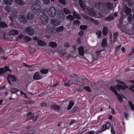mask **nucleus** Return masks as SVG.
Returning a JSON list of instances; mask_svg holds the SVG:
<instances>
[{"mask_svg":"<svg viewBox=\"0 0 134 134\" xmlns=\"http://www.w3.org/2000/svg\"><path fill=\"white\" fill-rule=\"evenodd\" d=\"M117 34H118V33L117 32H116L114 34V39H116V36L117 35Z\"/></svg>","mask_w":134,"mask_h":134,"instance_id":"0e129e2a","label":"nucleus"},{"mask_svg":"<svg viewBox=\"0 0 134 134\" xmlns=\"http://www.w3.org/2000/svg\"><path fill=\"white\" fill-rule=\"evenodd\" d=\"M72 80L74 81L73 82H72V81L71 80L69 81L68 83L69 86H70L73 84L81 85L82 84V82L83 81L81 77L77 78L75 79V78H73Z\"/></svg>","mask_w":134,"mask_h":134,"instance_id":"20e7f679","label":"nucleus"},{"mask_svg":"<svg viewBox=\"0 0 134 134\" xmlns=\"http://www.w3.org/2000/svg\"><path fill=\"white\" fill-rule=\"evenodd\" d=\"M78 51L79 57L83 59H85L84 56L85 52L83 47L82 46L78 48Z\"/></svg>","mask_w":134,"mask_h":134,"instance_id":"0eeeda50","label":"nucleus"},{"mask_svg":"<svg viewBox=\"0 0 134 134\" xmlns=\"http://www.w3.org/2000/svg\"><path fill=\"white\" fill-rule=\"evenodd\" d=\"M51 107L52 109H54L57 111H59L60 109V107L54 104L51 105Z\"/></svg>","mask_w":134,"mask_h":134,"instance_id":"aec40b11","label":"nucleus"},{"mask_svg":"<svg viewBox=\"0 0 134 134\" xmlns=\"http://www.w3.org/2000/svg\"><path fill=\"white\" fill-rule=\"evenodd\" d=\"M64 11L65 13L66 14H70L71 13V12L69 11L68 9L65 8L64 9Z\"/></svg>","mask_w":134,"mask_h":134,"instance_id":"37998d69","label":"nucleus"},{"mask_svg":"<svg viewBox=\"0 0 134 134\" xmlns=\"http://www.w3.org/2000/svg\"><path fill=\"white\" fill-rule=\"evenodd\" d=\"M0 26L2 28H5L7 27V25L5 23L2 22L0 23Z\"/></svg>","mask_w":134,"mask_h":134,"instance_id":"c9c22d12","label":"nucleus"},{"mask_svg":"<svg viewBox=\"0 0 134 134\" xmlns=\"http://www.w3.org/2000/svg\"><path fill=\"white\" fill-rule=\"evenodd\" d=\"M34 17V16L32 14H30L26 15V18L27 19L30 20L32 19Z\"/></svg>","mask_w":134,"mask_h":134,"instance_id":"72a5a7b5","label":"nucleus"},{"mask_svg":"<svg viewBox=\"0 0 134 134\" xmlns=\"http://www.w3.org/2000/svg\"><path fill=\"white\" fill-rule=\"evenodd\" d=\"M98 57V55L97 54V53H95L94 54L93 56V59H96Z\"/></svg>","mask_w":134,"mask_h":134,"instance_id":"3c124183","label":"nucleus"},{"mask_svg":"<svg viewBox=\"0 0 134 134\" xmlns=\"http://www.w3.org/2000/svg\"><path fill=\"white\" fill-rule=\"evenodd\" d=\"M102 45L103 47H105L107 46V44L106 39L104 38L103 40L102 43Z\"/></svg>","mask_w":134,"mask_h":134,"instance_id":"bb28decb","label":"nucleus"},{"mask_svg":"<svg viewBox=\"0 0 134 134\" xmlns=\"http://www.w3.org/2000/svg\"><path fill=\"white\" fill-rule=\"evenodd\" d=\"M108 32V30L107 28L106 27H104L103 28V33L104 36H106Z\"/></svg>","mask_w":134,"mask_h":134,"instance_id":"c756f323","label":"nucleus"},{"mask_svg":"<svg viewBox=\"0 0 134 134\" xmlns=\"http://www.w3.org/2000/svg\"><path fill=\"white\" fill-rule=\"evenodd\" d=\"M48 17L45 15H43L42 16H41L40 21L42 23L46 24L48 23Z\"/></svg>","mask_w":134,"mask_h":134,"instance_id":"6e6552de","label":"nucleus"},{"mask_svg":"<svg viewBox=\"0 0 134 134\" xmlns=\"http://www.w3.org/2000/svg\"><path fill=\"white\" fill-rule=\"evenodd\" d=\"M13 0H4V3L6 5H9L11 4Z\"/></svg>","mask_w":134,"mask_h":134,"instance_id":"7c9ffc66","label":"nucleus"},{"mask_svg":"<svg viewBox=\"0 0 134 134\" xmlns=\"http://www.w3.org/2000/svg\"><path fill=\"white\" fill-rule=\"evenodd\" d=\"M79 36H82L83 35V32L82 31H81L79 33Z\"/></svg>","mask_w":134,"mask_h":134,"instance_id":"13d9d810","label":"nucleus"},{"mask_svg":"<svg viewBox=\"0 0 134 134\" xmlns=\"http://www.w3.org/2000/svg\"><path fill=\"white\" fill-rule=\"evenodd\" d=\"M59 82L58 81V82H57V83L55 84V85H53V87H55V86H57L58 85H59Z\"/></svg>","mask_w":134,"mask_h":134,"instance_id":"69168bd1","label":"nucleus"},{"mask_svg":"<svg viewBox=\"0 0 134 134\" xmlns=\"http://www.w3.org/2000/svg\"><path fill=\"white\" fill-rule=\"evenodd\" d=\"M40 6L38 4H33L31 7V10L34 13H37L41 10Z\"/></svg>","mask_w":134,"mask_h":134,"instance_id":"39448f33","label":"nucleus"},{"mask_svg":"<svg viewBox=\"0 0 134 134\" xmlns=\"http://www.w3.org/2000/svg\"><path fill=\"white\" fill-rule=\"evenodd\" d=\"M114 18L113 15H110L106 19V20L107 21H110L113 20Z\"/></svg>","mask_w":134,"mask_h":134,"instance_id":"4c0bfd02","label":"nucleus"},{"mask_svg":"<svg viewBox=\"0 0 134 134\" xmlns=\"http://www.w3.org/2000/svg\"><path fill=\"white\" fill-rule=\"evenodd\" d=\"M73 15L75 18L79 19H80V17L76 13L74 12H73Z\"/></svg>","mask_w":134,"mask_h":134,"instance_id":"473e14b6","label":"nucleus"},{"mask_svg":"<svg viewBox=\"0 0 134 134\" xmlns=\"http://www.w3.org/2000/svg\"><path fill=\"white\" fill-rule=\"evenodd\" d=\"M87 27L86 25H81L80 26V28L81 29L85 30L86 29Z\"/></svg>","mask_w":134,"mask_h":134,"instance_id":"8fccbe9b","label":"nucleus"},{"mask_svg":"<svg viewBox=\"0 0 134 134\" xmlns=\"http://www.w3.org/2000/svg\"><path fill=\"white\" fill-rule=\"evenodd\" d=\"M84 0H79V3L80 6L82 8L85 10L86 13L89 14L90 15L97 18L103 16V15H102V13H103V12L101 11V13H99V14H99V15L98 16H97V14L95 13L92 9L87 7L84 4Z\"/></svg>","mask_w":134,"mask_h":134,"instance_id":"f03ea898","label":"nucleus"},{"mask_svg":"<svg viewBox=\"0 0 134 134\" xmlns=\"http://www.w3.org/2000/svg\"><path fill=\"white\" fill-rule=\"evenodd\" d=\"M117 82H119V83L117 84V87L111 86L110 87V89L117 96L118 99L121 102L122 100V96L121 95L118 94L116 89L118 91H120V89L124 90L127 88V87L125 86V83L122 82L121 81H117Z\"/></svg>","mask_w":134,"mask_h":134,"instance_id":"f257e3e1","label":"nucleus"},{"mask_svg":"<svg viewBox=\"0 0 134 134\" xmlns=\"http://www.w3.org/2000/svg\"><path fill=\"white\" fill-rule=\"evenodd\" d=\"M40 74L38 72H36L33 76V79L35 80H40L42 78Z\"/></svg>","mask_w":134,"mask_h":134,"instance_id":"4468645a","label":"nucleus"},{"mask_svg":"<svg viewBox=\"0 0 134 134\" xmlns=\"http://www.w3.org/2000/svg\"><path fill=\"white\" fill-rule=\"evenodd\" d=\"M56 10L55 8L52 7L48 9L47 13L48 16L52 18H54L55 15Z\"/></svg>","mask_w":134,"mask_h":134,"instance_id":"423d86ee","label":"nucleus"},{"mask_svg":"<svg viewBox=\"0 0 134 134\" xmlns=\"http://www.w3.org/2000/svg\"><path fill=\"white\" fill-rule=\"evenodd\" d=\"M0 37L2 39H7L9 38L8 36L6 33L4 32H3L1 33Z\"/></svg>","mask_w":134,"mask_h":134,"instance_id":"4be33fe9","label":"nucleus"},{"mask_svg":"<svg viewBox=\"0 0 134 134\" xmlns=\"http://www.w3.org/2000/svg\"><path fill=\"white\" fill-rule=\"evenodd\" d=\"M129 104L132 110H134V106L132 103L131 102H129Z\"/></svg>","mask_w":134,"mask_h":134,"instance_id":"de8ad7c7","label":"nucleus"},{"mask_svg":"<svg viewBox=\"0 0 134 134\" xmlns=\"http://www.w3.org/2000/svg\"><path fill=\"white\" fill-rule=\"evenodd\" d=\"M24 36L22 34L18 36L17 37H16V40L21 39L22 38H23Z\"/></svg>","mask_w":134,"mask_h":134,"instance_id":"49530a36","label":"nucleus"},{"mask_svg":"<svg viewBox=\"0 0 134 134\" xmlns=\"http://www.w3.org/2000/svg\"><path fill=\"white\" fill-rule=\"evenodd\" d=\"M40 72L43 74H47L48 72V70L47 69H43L40 70Z\"/></svg>","mask_w":134,"mask_h":134,"instance_id":"f704fd0d","label":"nucleus"},{"mask_svg":"<svg viewBox=\"0 0 134 134\" xmlns=\"http://www.w3.org/2000/svg\"><path fill=\"white\" fill-rule=\"evenodd\" d=\"M34 116V114L30 112L27 115V118L28 120H31L32 119Z\"/></svg>","mask_w":134,"mask_h":134,"instance_id":"5701e85b","label":"nucleus"},{"mask_svg":"<svg viewBox=\"0 0 134 134\" xmlns=\"http://www.w3.org/2000/svg\"><path fill=\"white\" fill-rule=\"evenodd\" d=\"M59 1L61 3L63 4H65V2L63 0H59Z\"/></svg>","mask_w":134,"mask_h":134,"instance_id":"bf43d9fd","label":"nucleus"},{"mask_svg":"<svg viewBox=\"0 0 134 134\" xmlns=\"http://www.w3.org/2000/svg\"><path fill=\"white\" fill-rule=\"evenodd\" d=\"M110 126V124L109 122H107L106 125H104L102 127V130L104 131L107 129H109Z\"/></svg>","mask_w":134,"mask_h":134,"instance_id":"f3484780","label":"nucleus"},{"mask_svg":"<svg viewBox=\"0 0 134 134\" xmlns=\"http://www.w3.org/2000/svg\"><path fill=\"white\" fill-rule=\"evenodd\" d=\"M23 39L26 42H28L31 40V38L26 36H24L23 37Z\"/></svg>","mask_w":134,"mask_h":134,"instance_id":"a18cd8bd","label":"nucleus"},{"mask_svg":"<svg viewBox=\"0 0 134 134\" xmlns=\"http://www.w3.org/2000/svg\"><path fill=\"white\" fill-rule=\"evenodd\" d=\"M33 39L34 40L37 42L38 45L42 46H43L46 45V44L44 42L39 39L37 37H34Z\"/></svg>","mask_w":134,"mask_h":134,"instance_id":"9b49d317","label":"nucleus"},{"mask_svg":"<svg viewBox=\"0 0 134 134\" xmlns=\"http://www.w3.org/2000/svg\"><path fill=\"white\" fill-rule=\"evenodd\" d=\"M49 45L52 48L56 47L57 46V44L56 43L53 42H50L49 43Z\"/></svg>","mask_w":134,"mask_h":134,"instance_id":"cd10ccee","label":"nucleus"},{"mask_svg":"<svg viewBox=\"0 0 134 134\" xmlns=\"http://www.w3.org/2000/svg\"><path fill=\"white\" fill-rule=\"evenodd\" d=\"M5 9L8 13H11L12 9L9 6H7L5 7Z\"/></svg>","mask_w":134,"mask_h":134,"instance_id":"58836bf2","label":"nucleus"},{"mask_svg":"<svg viewBox=\"0 0 134 134\" xmlns=\"http://www.w3.org/2000/svg\"><path fill=\"white\" fill-rule=\"evenodd\" d=\"M59 51L60 54V55L62 57L65 58L66 59L69 58V57H68V55L65 52V50H63L62 51Z\"/></svg>","mask_w":134,"mask_h":134,"instance_id":"2eb2a0df","label":"nucleus"},{"mask_svg":"<svg viewBox=\"0 0 134 134\" xmlns=\"http://www.w3.org/2000/svg\"><path fill=\"white\" fill-rule=\"evenodd\" d=\"M83 88L89 92H91V90L88 87H83Z\"/></svg>","mask_w":134,"mask_h":134,"instance_id":"864d4df0","label":"nucleus"},{"mask_svg":"<svg viewBox=\"0 0 134 134\" xmlns=\"http://www.w3.org/2000/svg\"><path fill=\"white\" fill-rule=\"evenodd\" d=\"M16 11H15L14 12H12V14H11V18L10 17V16H9L10 18V20H13V18H14L15 16V15L16 14Z\"/></svg>","mask_w":134,"mask_h":134,"instance_id":"2f4dec72","label":"nucleus"},{"mask_svg":"<svg viewBox=\"0 0 134 134\" xmlns=\"http://www.w3.org/2000/svg\"><path fill=\"white\" fill-rule=\"evenodd\" d=\"M120 47V46H118L116 47L115 48V51L117 52L118 51Z\"/></svg>","mask_w":134,"mask_h":134,"instance_id":"680f3d73","label":"nucleus"},{"mask_svg":"<svg viewBox=\"0 0 134 134\" xmlns=\"http://www.w3.org/2000/svg\"><path fill=\"white\" fill-rule=\"evenodd\" d=\"M18 34V32L15 30H12L10 31L9 32V35L10 36H14Z\"/></svg>","mask_w":134,"mask_h":134,"instance_id":"dca6fc26","label":"nucleus"},{"mask_svg":"<svg viewBox=\"0 0 134 134\" xmlns=\"http://www.w3.org/2000/svg\"><path fill=\"white\" fill-rule=\"evenodd\" d=\"M43 3L45 5H48L50 2V0H42Z\"/></svg>","mask_w":134,"mask_h":134,"instance_id":"a19ab883","label":"nucleus"},{"mask_svg":"<svg viewBox=\"0 0 134 134\" xmlns=\"http://www.w3.org/2000/svg\"><path fill=\"white\" fill-rule=\"evenodd\" d=\"M15 1L16 3L19 5H23L25 4L23 0H15Z\"/></svg>","mask_w":134,"mask_h":134,"instance_id":"b1692460","label":"nucleus"},{"mask_svg":"<svg viewBox=\"0 0 134 134\" xmlns=\"http://www.w3.org/2000/svg\"><path fill=\"white\" fill-rule=\"evenodd\" d=\"M64 46L65 47H67L69 46V45L68 43H65Z\"/></svg>","mask_w":134,"mask_h":134,"instance_id":"052dcab7","label":"nucleus"},{"mask_svg":"<svg viewBox=\"0 0 134 134\" xmlns=\"http://www.w3.org/2000/svg\"><path fill=\"white\" fill-rule=\"evenodd\" d=\"M66 19H67L72 20L74 19V17L71 15H68L66 17Z\"/></svg>","mask_w":134,"mask_h":134,"instance_id":"ea45409f","label":"nucleus"},{"mask_svg":"<svg viewBox=\"0 0 134 134\" xmlns=\"http://www.w3.org/2000/svg\"><path fill=\"white\" fill-rule=\"evenodd\" d=\"M74 103L72 101H70L69 102V105H68L67 107V109L68 110H70L72 106L74 105Z\"/></svg>","mask_w":134,"mask_h":134,"instance_id":"393cba45","label":"nucleus"},{"mask_svg":"<svg viewBox=\"0 0 134 134\" xmlns=\"http://www.w3.org/2000/svg\"><path fill=\"white\" fill-rule=\"evenodd\" d=\"M82 88L81 87H80L77 89V91L79 92L81 91H82Z\"/></svg>","mask_w":134,"mask_h":134,"instance_id":"e2e57ef3","label":"nucleus"},{"mask_svg":"<svg viewBox=\"0 0 134 134\" xmlns=\"http://www.w3.org/2000/svg\"><path fill=\"white\" fill-rule=\"evenodd\" d=\"M46 30L47 32L49 33H55L56 32L54 31L53 28L51 27L50 25L47 26Z\"/></svg>","mask_w":134,"mask_h":134,"instance_id":"a211bd4d","label":"nucleus"},{"mask_svg":"<svg viewBox=\"0 0 134 134\" xmlns=\"http://www.w3.org/2000/svg\"><path fill=\"white\" fill-rule=\"evenodd\" d=\"M77 42L79 44L80 43L81 40L79 38H78L77 41Z\"/></svg>","mask_w":134,"mask_h":134,"instance_id":"774afa93","label":"nucleus"},{"mask_svg":"<svg viewBox=\"0 0 134 134\" xmlns=\"http://www.w3.org/2000/svg\"><path fill=\"white\" fill-rule=\"evenodd\" d=\"M19 20L21 23L23 24L26 23V20L25 17L24 16H21L19 18Z\"/></svg>","mask_w":134,"mask_h":134,"instance_id":"412c9836","label":"nucleus"},{"mask_svg":"<svg viewBox=\"0 0 134 134\" xmlns=\"http://www.w3.org/2000/svg\"><path fill=\"white\" fill-rule=\"evenodd\" d=\"M110 131L111 134H116L115 130L114 129L113 127H111Z\"/></svg>","mask_w":134,"mask_h":134,"instance_id":"603ef678","label":"nucleus"},{"mask_svg":"<svg viewBox=\"0 0 134 134\" xmlns=\"http://www.w3.org/2000/svg\"><path fill=\"white\" fill-rule=\"evenodd\" d=\"M107 7L109 9H111L113 7V6L110 3H106Z\"/></svg>","mask_w":134,"mask_h":134,"instance_id":"c03bdc74","label":"nucleus"},{"mask_svg":"<svg viewBox=\"0 0 134 134\" xmlns=\"http://www.w3.org/2000/svg\"><path fill=\"white\" fill-rule=\"evenodd\" d=\"M124 116L125 118V119H126V120H128L127 118L128 117V115L125 113H124Z\"/></svg>","mask_w":134,"mask_h":134,"instance_id":"4d7b16f0","label":"nucleus"},{"mask_svg":"<svg viewBox=\"0 0 134 134\" xmlns=\"http://www.w3.org/2000/svg\"><path fill=\"white\" fill-rule=\"evenodd\" d=\"M82 17L84 18L85 19H86L87 20H88V21H94V20L91 19L89 17H87L86 16H85V15L83 14L82 15Z\"/></svg>","mask_w":134,"mask_h":134,"instance_id":"c85d7f7f","label":"nucleus"},{"mask_svg":"<svg viewBox=\"0 0 134 134\" xmlns=\"http://www.w3.org/2000/svg\"><path fill=\"white\" fill-rule=\"evenodd\" d=\"M19 92L20 93V94L21 95H24V97L25 98L28 99L29 98H28L26 94L24 92H23L21 90L19 91Z\"/></svg>","mask_w":134,"mask_h":134,"instance_id":"09e8293b","label":"nucleus"},{"mask_svg":"<svg viewBox=\"0 0 134 134\" xmlns=\"http://www.w3.org/2000/svg\"><path fill=\"white\" fill-rule=\"evenodd\" d=\"M7 78L8 80V82L10 85L11 84L10 81L12 82H14L16 80V79L15 76L12 75H8V76Z\"/></svg>","mask_w":134,"mask_h":134,"instance_id":"ddd939ff","label":"nucleus"},{"mask_svg":"<svg viewBox=\"0 0 134 134\" xmlns=\"http://www.w3.org/2000/svg\"><path fill=\"white\" fill-rule=\"evenodd\" d=\"M19 91V90L15 88L12 89L10 90L11 92L13 93H14L15 92H18Z\"/></svg>","mask_w":134,"mask_h":134,"instance_id":"e433bc0d","label":"nucleus"},{"mask_svg":"<svg viewBox=\"0 0 134 134\" xmlns=\"http://www.w3.org/2000/svg\"><path fill=\"white\" fill-rule=\"evenodd\" d=\"M75 25H79V21L76 20L73 21Z\"/></svg>","mask_w":134,"mask_h":134,"instance_id":"5fc2aeb1","label":"nucleus"},{"mask_svg":"<svg viewBox=\"0 0 134 134\" xmlns=\"http://www.w3.org/2000/svg\"><path fill=\"white\" fill-rule=\"evenodd\" d=\"M129 88L130 90L134 92V85L130 86Z\"/></svg>","mask_w":134,"mask_h":134,"instance_id":"6e6d98bb","label":"nucleus"},{"mask_svg":"<svg viewBox=\"0 0 134 134\" xmlns=\"http://www.w3.org/2000/svg\"><path fill=\"white\" fill-rule=\"evenodd\" d=\"M96 35L97 36V38H100L101 36V32L100 31H98L96 33Z\"/></svg>","mask_w":134,"mask_h":134,"instance_id":"79ce46f5","label":"nucleus"},{"mask_svg":"<svg viewBox=\"0 0 134 134\" xmlns=\"http://www.w3.org/2000/svg\"><path fill=\"white\" fill-rule=\"evenodd\" d=\"M11 71L8 67H5L4 68H2L0 69V75H4L7 71Z\"/></svg>","mask_w":134,"mask_h":134,"instance_id":"9d476101","label":"nucleus"},{"mask_svg":"<svg viewBox=\"0 0 134 134\" xmlns=\"http://www.w3.org/2000/svg\"><path fill=\"white\" fill-rule=\"evenodd\" d=\"M64 29V27L63 26H60L56 29V32H61L63 31Z\"/></svg>","mask_w":134,"mask_h":134,"instance_id":"a878e982","label":"nucleus"},{"mask_svg":"<svg viewBox=\"0 0 134 134\" xmlns=\"http://www.w3.org/2000/svg\"><path fill=\"white\" fill-rule=\"evenodd\" d=\"M25 31L26 32L30 35H32L35 34L33 29L30 26L26 28Z\"/></svg>","mask_w":134,"mask_h":134,"instance_id":"1a4fd4ad","label":"nucleus"},{"mask_svg":"<svg viewBox=\"0 0 134 134\" xmlns=\"http://www.w3.org/2000/svg\"><path fill=\"white\" fill-rule=\"evenodd\" d=\"M131 12L130 9L126 6L123 7L122 12L121 13V16L123 17V16L126 15L128 17V21L130 23H131L132 21V15L130 14Z\"/></svg>","mask_w":134,"mask_h":134,"instance_id":"7ed1b4c3","label":"nucleus"},{"mask_svg":"<svg viewBox=\"0 0 134 134\" xmlns=\"http://www.w3.org/2000/svg\"><path fill=\"white\" fill-rule=\"evenodd\" d=\"M51 23L52 24L56 26L60 25L61 24L60 21L55 19H53L51 20Z\"/></svg>","mask_w":134,"mask_h":134,"instance_id":"f8f14e48","label":"nucleus"},{"mask_svg":"<svg viewBox=\"0 0 134 134\" xmlns=\"http://www.w3.org/2000/svg\"><path fill=\"white\" fill-rule=\"evenodd\" d=\"M46 103H41V105L42 107H45V106L46 105Z\"/></svg>","mask_w":134,"mask_h":134,"instance_id":"338daca9","label":"nucleus"},{"mask_svg":"<svg viewBox=\"0 0 134 134\" xmlns=\"http://www.w3.org/2000/svg\"><path fill=\"white\" fill-rule=\"evenodd\" d=\"M95 6L99 10H100L101 11H103L104 9V7L102 4L99 3H96L95 4Z\"/></svg>","mask_w":134,"mask_h":134,"instance_id":"6ab92c4d","label":"nucleus"}]
</instances>
